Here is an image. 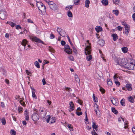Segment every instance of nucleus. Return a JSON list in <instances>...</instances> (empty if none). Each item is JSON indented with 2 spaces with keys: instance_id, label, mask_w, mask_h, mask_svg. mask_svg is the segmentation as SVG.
<instances>
[{
  "instance_id": "nucleus-1",
  "label": "nucleus",
  "mask_w": 135,
  "mask_h": 135,
  "mask_svg": "<svg viewBox=\"0 0 135 135\" xmlns=\"http://www.w3.org/2000/svg\"><path fill=\"white\" fill-rule=\"evenodd\" d=\"M114 60L117 64L119 65L122 67L125 68L127 62V59L126 58H124L121 59L120 58H117L115 57Z\"/></svg>"
},
{
  "instance_id": "nucleus-2",
  "label": "nucleus",
  "mask_w": 135,
  "mask_h": 135,
  "mask_svg": "<svg viewBox=\"0 0 135 135\" xmlns=\"http://www.w3.org/2000/svg\"><path fill=\"white\" fill-rule=\"evenodd\" d=\"M36 5L39 10L41 12H45L46 11V8L44 4L42 2H37Z\"/></svg>"
},
{
  "instance_id": "nucleus-3",
  "label": "nucleus",
  "mask_w": 135,
  "mask_h": 135,
  "mask_svg": "<svg viewBox=\"0 0 135 135\" xmlns=\"http://www.w3.org/2000/svg\"><path fill=\"white\" fill-rule=\"evenodd\" d=\"M125 68L130 70H135V62H132L127 63Z\"/></svg>"
},
{
  "instance_id": "nucleus-4",
  "label": "nucleus",
  "mask_w": 135,
  "mask_h": 135,
  "mask_svg": "<svg viewBox=\"0 0 135 135\" xmlns=\"http://www.w3.org/2000/svg\"><path fill=\"white\" fill-rule=\"evenodd\" d=\"M49 6L50 8L53 10L55 11L58 9L57 5L52 1L49 3Z\"/></svg>"
},
{
  "instance_id": "nucleus-5",
  "label": "nucleus",
  "mask_w": 135,
  "mask_h": 135,
  "mask_svg": "<svg viewBox=\"0 0 135 135\" xmlns=\"http://www.w3.org/2000/svg\"><path fill=\"white\" fill-rule=\"evenodd\" d=\"M64 51L68 54H72V50L70 49L69 46L68 45H65Z\"/></svg>"
},
{
  "instance_id": "nucleus-6",
  "label": "nucleus",
  "mask_w": 135,
  "mask_h": 135,
  "mask_svg": "<svg viewBox=\"0 0 135 135\" xmlns=\"http://www.w3.org/2000/svg\"><path fill=\"white\" fill-rule=\"evenodd\" d=\"M7 13L5 11L3 10L0 11V17L1 19L4 20L6 17V15Z\"/></svg>"
},
{
  "instance_id": "nucleus-7",
  "label": "nucleus",
  "mask_w": 135,
  "mask_h": 135,
  "mask_svg": "<svg viewBox=\"0 0 135 135\" xmlns=\"http://www.w3.org/2000/svg\"><path fill=\"white\" fill-rule=\"evenodd\" d=\"M124 26H125V33L127 36L128 35L129 31L130 26L125 22Z\"/></svg>"
},
{
  "instance_id": "nucleus-8",
  "label": "nucleus",
  "mask_w": 135,
  "mask_h": 135,
  "mask_svg": "<svg viewBox=\"0 0 135 135\" xmlns=\"http://www.w3.org/2000/svg\"><path fill=\"white\" fill-rule=\"evenodd\" d=\"M40 113V115L43 118L45 117L47 113V112L46 109L44 108H42V109L40 108L39 110Z\"/></svg>"
},
{
  "instance_id": "nucleus-9",
  "label": "nucleus",
  "mask_w": 135,
  "mask_h": 135,
  "mask_svg": "<svg viewBox=\"0 0 135 135\" xmlns=\"http://www.w3.org/2000/svg\"><path fill=\"white\" fill-rule=\"evenodd\" d=\"M32 118L33 121L36 122L39 119V115L37 113H34L32 115Z\"/></svg>"
},
{
  "instance_id": "nucleus-10",
  "label": "nucleus",
  "mask_w": 135,
  "mask_h": 135,
  "mask_svg": "<svg viewBox=\"0 0 135 135\" xmlns=\"http://www.w3.org/2000/svg\"><path fill=\"white\" fill-rule=\"evenodd\" d=\"M32 41H35L36 42H37L45 44L40 39L37 37H34L32 38Z\"/></svg>"
},
{
  "instance_id": "nucleus-11",
  "label": "nucleus",
  "mask_w": 135,
  "mask_h": 135,
  "mask_svg": "<svg viewBox=\"0 0 135 135\" xmlns=\"http://www.w3.org/2000/svg\"><path fill=\"white\" fill-rule=\"evenodd\" d=\"M111 101L112 103L115 106H117L118 104V101L116 98H113L111 100Z\"/></svg>"
},
{
  "instance_id": "nucleus-12",
  "label": "nucleus",
  "mask_w": 135,
  "mask_h": 135,
  "mask_svg": "<svg viewBox=\"0 0 135 135\" xmlns=\"http://www.w3.org/2000/svg\"><path fill=\"white\" fill-rule=\"evenodd\" d=\"M90 49V47L88 46L86 47L85 49V53L86 55H87L88 54L89 55L90 54L91 51Z\"/></svg>"
},
{
  "instance_id": "nucleus-13",
  "label": "nucleus",
  "mask_w": 135,
  "mask_h": 135,
  "mask_svg": "<svg viewBox=\"0 0 135 135\" xmlns=\"http://www.w3.org/2000/svg\"><path fill=\"white\" fill-rule=\"evenodd\" d=\"M132 85L130 84H126V88L129 91H130L132 90V88L131 87Z\"/></svg>"
},
{
  "instance_id": "nucleus-14",
  "label": "nucleus",
  "mask_w": 135,
  "mask_h": 135,
  "mask_svg": "<svg viewBox=\"0 0 135 135\" xmlns=\"http://www.w3.org/2000/svg\"><path fill=\"white\" fill-rule=\"evenodd\" d=\"M98 44L101 46H103L104 44V41L102 39H100L98 42Z\"/></svg>"
},
{
  "instance_id": "nucleus-15",
  "label": "nucleus",
  "mask_w": 135,
  "mask_h": 135,
  "mask_svg": "<svg viewBox=\"0 0 135 135\" xmlns=\"http://www.w3.org/2000/svg\"><path fill=\"white\" fill-rule=\"evenodd\" d=\"M59 34L60 36L63 37H65V36H66V32L63 30L59 33Z\"/></svg>"
},
{
  "instance_id": "nucleus-16",
  "label": "nucleus",
  "mask_w": 135,
  "mask_h": 135,
  "mask_svg": "<svg viewBox=\"0 0 135 135\" xmlns=\"http://www.w3.org/2000/svg\"><path fill=\"white\" fill-rule=\"evenodd\" d=\"M69 104L70 105V109L71 111H73L74 109V104L73 102H69Z\"/></svg>"
},
{
  "instance_id": "nucleus-17",
  "label": "nucleus",
  "mask_w": 135,
  "mask_h": 135,
  "mask_svg": "<svg viewBox=\"0 0 135 135\" xmlns=\"http://www.w3.org/2000/svg\"><path fill=\"white\" fill-rule=\"evenodd\" d=\"M112 36L113 37V40L114 41H115L118 38L117 35L116 33L113 34Z\"/></svg>"
},
{
  "instance_id": "nucleus-18",
  "label": "nucleus",
  "mask_w": 135,
  "mask_h": 135,
  "mask_svg": "<svg viewBox=\"0 0 135 135\" xmlns=\"http://www.w3.org/2000/svg\"><path fill=\"white\" fill-rule=\"evenodd\" d=\"M27 41L26 40V39H23L22 41V42H21V44L24 46V49H25V46L26 45V44H27Z\"/></svg>"
},
{
  "instance_id": "nucleus-19",
  "label": "nucleus",
  "mask_w": 135,
  "mask_h": 135,
  "mask_svg": "<svg viewBox=\"0 0 135 135\" xmlns=\"http://www.w3.org/2000/svg\"><path fill=\"white\" fill-rule=\"evenodd\" d=\"M96 31L98 32L102 31V28L101 26H97L95 28Z\"/></svg>"
},
{
  "instance_id": "nucleus-20",
  "label": "nucleus",
  "mask_w": 135,
  "mask_h": 135,
  "mask_svg": "<svg viewBox=\"0 0 135 135\" xmlns=\"http://www.w3.org/2000/svg\"><path fill=\"white\" fill-rule=\"evenodd\" d=\"M94 110L95 111L96 114L97 115L98 113L97 112V110L98 109V106L97 104L95 103L94 105Z\"/></svg>"
},
{
  "instance_id": "nucleus-21",
  "label": "nucleus",
  "mask_w": 135,
  "mask_h": 135,
  "mask_svg": "<svg viewBox=\"0 0 135 135\" xmlns=\"http://www.w3.org/2000/svg\"><path fill=\"white\" fill-rule=\"evenodd\" d=\"M31 89L32 90V97L33 98H35L36 99H37V97H36V95H35V89L33 88H31Z\"/></svg>"
},
{
  "instance_id": "nucleus-22",
  "label": "nucleus",
  "mask_w": 135,
  "mask_h": 135,
  "mask_svg": "<svg viewBox=\"0 0 135 135\" xmlns=\"http://www.w3.org/2000/svg\"><path fill=\"white\" fill-rule=\"evenodd\" d=\"M101 2L103 4L104 6L107 5L108 3V2L107 0H102Z\"/></svg>"
},
{
  "instance_id": "nucleus-23",
  "label": "nucleus",
  "mask_w": 135,
  "mask_h": 135,
  "mask_svg": "<svg viewBox=\"0 0 135 135\" xmlns=\"http://www.w3.org/2000/svg\"><path fill=\"white\" fill-rule=\"evenodd\" d=\"M7 23L9 24L12 27H13L15 26L16 25L15 23H13L11 21H7Z\"/></svg>"
},
{
  "instance_id": "nucleus-24",
  "label": "nucleus",
  "mask_w": 135,
  "mask_h": 135,
  "mask_svg": "<svg viewBox=\"0 0 135 135\" xmlns=\"http://www.w3.org/2000/svg\"><path fill=\"white\" fill-rule=\"evenodd\" d=\"M75 81L76 82L79 83L80 81V79L79 78L77 75L76 74L75 75Z\"/></svg>"
},
{
  "instance_id": "nucleus-25",
  "label": "nucleus",
  "mask_w": 135,
  "mask_h": 135,
  "mask_svg": "<svg viewBox=\"0 0 135 135\" xmlns=\"http://www.w3.org/2000/svg\"><path fill=\"white\" fill-rule=\"evenodd\" d=\"M90 3V1L89 0H86L85 2V7L86 8H88L89 7V4Z\"/></svg>"
},
{
  "instance_id": "nucleus-26",
  "label": "nucleus",
  "mask_w": 135,
  "mask_h": 135,
  "mask_svg": "<svg viewBox=\"0 0 135 135\" xmlns=\"http://www.w3.org/2000/svg\"><path fill=\"white\" fill-rule=\"evenodd\" d=\"M92 126L94 129H95L96 131L97 130V128H98V126L96 125L94 122H93Z\"/></svg>"
},
{
  "instance_id": "nucleus-27",
  "label": "nucleus",
  "mask_w": 135,
  "mask_h": 135,
  "mask_svg": "<svg viewBox=\"0 0 135 135\" xmlns=\"http://www.w3.org/2000/svg\"><path fill=\"white\" fill-rule=\"evenodd\" d=\"M67 15L69 17H73L72 13L70 10L68 11L67 12Z\"/></svg>"
},
{
  "instance_id": "nucleus-28",
  "label": "nucleus",
  "mask_w": 135,
  "mask_h": 135,
  "mask_svg": "<svg viewBox=\"0 0 135 135\" xmlns=\"http://www.w3.org/2000/svg\"><path fill=\"white\" fill-rule=\"evenodd\" d=\"M122 50L124 53H126L128 50V48L126 47H123L122 48Z\"/></svg>"
},
{
  "instance_id": "nucleus-29",
  "label": "nucleus",
  "mask_w": 135,
  "mask_h": 135,
  "mask_svg": "<svg viewBox=\"0 0 135 135\" xmlns=\"http://www.w3.org/2000/svg\"><path fill=\"white\" fill-rule=\"evenodd\" d=\"M120 103L122 106H124L125 105L124 102V99H122L120 101Z\"/></svg>"
},
{
  "instance_id": "nucleus-30",
  "label": "nucleus",
  "mask_w": 135,
  "mask_h": 135,
  "mask_svg": "<svg viewBox=\"0 0 135 135\" xmlns=\"http://www.w3.org/2000/svg\"><path fill=\"white\" fill-rule=\"evenodd\" d=\"M50 115H47L46 118V119L47 123H49L50 119Z\"/></svg>"
},
{
  "instance_id": "nucleus-31",
  "label": "nucleus",
  "mask_w": 135,
  "mask_h": 135,
  "mask_svg": "<svg viewBox=\"0 0 135 135\" xmlns=\"http://www.w3.org/2000/svg\"><path fill=\"white\" fill-rule=\"evenodd\" d=\"M93 100L94 102H97L98 101V99L97 97H95V96L94 94H93Z\"/></svg>"
},
{
  "instance_id": "nucleus-32",
  "label": "nucleus",
  "mask_w": 135,
  "mask_h": 135,
  "mask_svg": "<svg viewBox=\"0 0 135 135\" xmlns=\"http://www.w3.org/2000/svg\"><path fill=\"white\" fill-rule=\"evenodd\" d=\"M113 77H114V79L115 83V84H116L117 85H118V86L119 85H120V83H119V81H116V79H115V75H114V76Z\"/></svg>"
},
{
  "instance_id": "nucleus-33",
  "label": "nucleus",
  "mask_w": 135,
  "mask_h": 135,
  "mask_svg": "<svg viewBox=\"0 0 135 135\" xmlns=\"http://www.w3.org/2000/svg\"><path fill=\"white\" fill-rule=\"evenodd\" d=\"M112 111L115 114H117L118 113L117 111L116 110L115 108H112Z\"/></svg>"
},
{
  "instance_id": "nucleus-34",
  "label": "nucleus",
  "mask_w": 135,
  "mask_h": 135,
  "mask_svg": "<svg viewBox=\"0 0 135 135\" xmlns=\"http://www.w3.org/2000/svg\"><path fill=\"white\" fill-rule=\"evenodd\" d=\"M73 8V7L72 5L68 6L65 8V9L68 10V9H69V10H70V9H72Z\"/></svg>"
},
{
  "instance_id": "nucleus-35",
  "label": "nucleus",
  "mask_w": 135,
  "mask_h": 135,
  "mask_svg": "<svg viewBox=\"0 0 135 135\" xmlns=\"http://www.w3.org/2000/svg\"><path fill=\"white\" fill-rule=\"evenodd\" d=\"M113 13L116 16H117L119 14V11L118 10H113Z\"/></svg>"
},
{
  "instance_id": "nucleus-36",
  "label": "nucleus",
  "mask_w": 135,
  "mask_h": 135,
  "mask_svg": "<svg viewBox=\"0 0 135 135\" xmlns=\"http://www.w3.org/2000/svg\"><path fill=\"white\" fill-rule=\"evenodd\" d=\"M10 133L11 135H15L16 132L14 130L12 129Z\"/></svg>"
},
{
  "instance_id": "nucleus-37",
  "label": "nucleus",
  "mask_w": 135,
  "mask_h": 135,
  "mask_svg": "<svg viewBox=\"0 0 135 135\" xmlns=\"http://www.w3.org/2000/svg\"><path fill=\"white\" fill-rule=\"evenodd\" d=\"M92 59V56L91 55H89V56H87L86 57V59L88 61H90Z\"/></svg>"
},
{
  "instance_id": "nucleus-38",
  "label": "nucleus",
  "mask_w": 135,
  "mask_h": 135,
  "mask_svg": "<svg viewBox=\"0 0 135 135\" xmlns=\"http://www.w3.org/2000/svg\"><path fill=\"white\" fill-rule=\"evenodd\" d=\"M34 64L36 67L38 68H39L40 67L39 63L37 61H36L35 62Z\"/></svg>"
},
{
  "instance_id": "nucleus-39",
  "label": "nucleus",
  "mask_w": 135,
  "mask_h": 135,
  "mask_svg": "<svg viewBox=\"0 0 135 135\" xmlns=\"http://www.w3.org/2000/svg\"><path fill=\"white\" fill-rule=\"evenodd\" d=\"M49 51L50 52L53 53H54L55 52V51L50 46H49Z\"/></svg>"
},
{
  "instance_id": "nucleus-40",
  "label": "nucleus",
  "mask_w": 135,
  "mask_h": 135,
  "mask_svg": "<svg viewBox=\"0 0 135 135\" xmlns=\"http://www.w3.org/2000/svg\"><path fill=\"white\" fill-rule=\"evenodd\" d=\"M74 4L76 5H77L79 2H80V0H74Z\"/></svg>"
},
{
  "instance_id": "nucleus-41",
  "label": "nucleus",
  "mask_w": 135,
  "mask_h": 135,
  "mask_svg": "<svg viewBox=\"0 0 135 135\" xmlns=\"http://www.w3.org/2000/svg\"><path fill=\"white\" fill-rule=\"evenodd\" d=\"M129 100L132 103H133L134 102V99L132 97H129Z\"/></svg>"
},
{
  "instance_id": "nucleus-42",
  "label": "nucleus",
  "mask_w": 135,
  "mask_h": 135,
  "mask_svg": "<svg viewBox=\"0 0 135 135\" xmlns=\"http://www.w3.org/2000/svg\"><path fill=\"white\" fill-rule=\"evenodd\" d=\"M23 109L22 107H19L18 108V110L19 112L23 111Z\"/></svg>"
},
{
  "instance_id": "nucleus-43",
  "label": "nucleus",
  "mask_w": 135,
  "mask_h": 135,
  "mask_svg": "<svg viewBox=\"0 0 135 135\" xmlns=\"http://www.w3.org/2000/svg\"><path fill=\"white\" fill-rule=\"evenodd\" d=\"M107 84L109 86H110L112 85V83L110 80L109 79V80L108 81Z\"/></svg>"
},
{
  "instance_id": "nucleus-44",
  "label": "nucleus",
  "mask_w": 135,
  "mask_h": 135,
  "mask_svg": "<svg viewBox=\"0 0 135 135\" xmlns=\"http://www.w3.org/2000/svg\"><path fill=\"white\" fill-rule=\"evenodd\" d=\"M99 90L100 91L103 93H105V90L101 87H100Z\"/></svg>"
},
{
  "instance_id": "nucleus-45",
  "label": "nucleus",
  "mask_w": 135,
  "mask_h": 135,
  "mask_svg": "<svg viewBox=\"0 0 135 135\" xmlns=\"http://www.w3.org/2000/svg\"><path fill=\"white\" fill-rule=\"evenodd\" d=\"M2 122L3 125H5L6 123V122L5 119L3 118L2 119Z\"/></svg>"
},
{
  "instance_id": "nucleus-46",
  "label": "nucleus",
  "mask_w": 135,
  "mask_h": 135,
  "mask_svg": "<svg viewBox=\"0 0 135 135\" xmlns=\"http://www.w3.org/2000/svg\"><path fill=\"white\" fill-rule=\"evenodd\" d=\"M73 52L75 54H77V52L76 50V49L75 48V47L74 46H73Z\"/></svg>"
},
{
  "instance_id": "nucleus-47",
  "label": "nucleus",
  "mask_w": 135,
  "mask_h": 135,
  "mask_svg": "<svg viewBox=\"0 0 135 135\" xmlns=\"http://www.w3.org/2000/svg\"><path fill=\"white\" fill-rule=\"evenodd\" d=\"M20 103L23 106H25V103L22 100H21L20 101Z\"/></svg>"
},
{
  "instance_id": "nucleus-48",
  "label": "nucleus",
  "mask_w": 135,
  "mask_h": 135,
  "mask_svg": "<svg viewBox=\"0 0 135 135\" xmlns=\"http://www.w3.org/2000/svg\"><path fill=\"white\" fill-rule=\"evenodd\" d=\"M26 73L27 74V75H28L31 76V73L28 70H26Z\"/></svg>"
},
{
  "instance_id": "nucleus-49",
  "label": "nucleus",
  "mask_w": 135,
  "mask_h": 135,
  "mask_svg": "<svg viewBox=\"0 0 135 135\" xmlns=\"http://www.w3.org/2000/svg\"><path fill=\"white\" fill-rule=\"evenodd\" d=\"M65 89L67 91H68V92L72 91V89H71L70 88H69L68 87H65Z\"/></svg>"
},
{
  "instance_id": "nucleus-50",
  "label": "nucleus",
  "mask_w": 135,
  "mask_h": 135,
  "mask_svg": "<svg viewBox=\"0 0 135 135\" xmlns=\"http://www.w3.org/2000/svg\"><path fill=\"white\" fill-rule=\"evenodd\" d=\"M76 113L78 116H80L83 113L82 112H78L77 111H76Z\"/></svg>"
},
{
  "instance_id": "nucleus-51",
  "label": "nucleus",
  "mask_w": 135,
  "mask_h": 135,
  "mask_svg": "<svg viewBox=\"0 0 135 135\" xmlns=\"http://www.w3.org/2000/svg\"><path fill=\"white\" fill-rule=\"evenodd\" d=\"M63 30L60 28L58 27L57 29V31L59 33H60Z\"/></svg>"
},
{
  "instance_id": "nucleus-52",
  "label": "nucleus",
  "mask_w": 135,
  "mask_h": 135,
  "mask_svg": "<svg viewBox=\"0 0 135 135\" xmlns=\"http://www.w3.org/2000/svg\"><path fill=\"white\" fill-rule=\"evenodd\" d=\"M91 133L93 135H98L94 130H93V131L91 132Z\"/></svg>"
},
{
  "instance_id": "nucleus-53",
  "label": "nucleus",
  "mask_w": 135,
  "mask_h": 135,
  "mask_svg": "<svg viewBox=\"0 0 135 135\" xmlns=\"http://www.w3.org/2000/svg\"><path fill=\"white\" fill-rule=\"evenodd\" d=\"M68 58L71 61H74V57L72 56H70L68 57Z\"/></svg>"
},
{
  "instance_id": "nucleus-54",
  "label": "nucleus",
  "mask_w": 135,
  "mask_h": 135,
  "mask_svg": "<svg viewBox=\"0 0 135 135\" xmlns=\"http://www.w3.org/2000/svg\"><path fill=\"white\" fill-rule=\"evenodd\" d=\"M117 28L118 30L121 31L122 30V28L121 27L118 26L117 27Z\"/></svg>"
},
{
  "instance_id": "nucleus-55",
  "label": "nucleus",
  "mask_w": 135,
  "mask_h": 135,
  "mask_svg": "<svg viewBox=\"0 0 135 135\" xmlns=\"http://www.w3.org/2000/svg\"><path fill=\"white\" fill-rule=\"evenodd\" d=\"M61 44L62 46H64L65 45V42L64 41H62L61 42Z\"/></svg>"
},
{
  "instance_id": "nucleus-56",
  "label": "nucleus",
  "mask_w": 135,
  "mask_h": 135,
  "mask_svg": "<svg viewBox=\"0 0 135 135\" xmlns=\"http://www.w3.org/2000/svg\"><path fill=\"white\" fill-rule=\"evenodd\" d=\"M42 84L43 85H44L46 84V82L45 81V80L44 79H43L42 80Z\"/></svg>"
},
{
  "instance_id": "nucleus-57",
  "label": "nucleus",
  "mask_w": 135,
  "mask_h": 135,
  "mask_svg": "<svg viewBox=\"0 0 135 135\" xmlns=\"http://www.w3.org/2000/svg\"><path fill=\"white\" fill-rule=\"evenodd\" d=\"M16 28L17 30H18L19 28L21 29V27L19 25H17L16 26Z\"/></svg>"
},
{
  "instance_id": "nucleus-58",
  "label": "nucleus",
  "mask_w": 135,
  "mask_h": 135,
  "mask_svg": "<svg viewBox=\"0 0 135 135\" xmlns=\"http://www.w3.org/2000/svg\"><path fill=\"white\" fill-rule=\"evenodd\" d=\"M25 117L26 120H28L29 119L28 115H25Z\"/></svg>"
},
{
  "instance_id": "nucleus-59",
  "label": "nucleus",
  "mask_w": 135,
  "mask_h": 135,
  "mask_svg": "<svg viewBox=\"0 0 135 135\" xmlns=\"http://www.w3.org/2000/svg\"><path fill=\"white\" fill-rule=\"evenodd\" d=\"M67 127L70 130H71V129H72V128L71 127V125L70 124H68Z\"/></svg>"
},
{
  "instance_id": "nucleus-60",
  "label": "nucleus",
  "mask_w": 135,
  "mask_h": 135,
  "mask_svg": "<svg viewBox=\"0 0 135 135\" xmlns=\"http://www.w3.org/2000/svg\"><path fill=\"white\" fill-rule=\"evenodd\" d=\"M28 22L29 23H33V21L30 19H28L27 20Z\"/></svg>"
},
{
  "instance_id": "nucleus-61",
  "label": "nucleus",
  "mask_w": 135,
  "mask_h": 135,
  "mask_svg": "<svg viewBox=\"0 0 135 135\" xmlns=\"http://www.w3.org/2000/svg\"><path fill=\"white\" fill-rule=\"evenodd\" d=\"M54 37H55V36H54V35L52 34L51 35L50 37V38L51 39L54 38Z\"/></svg>"
},
{
  "instance_id": "nucleus-62",
  "label": "nucleus",
  "mask_w": 135,
  "mask_h": 135,
  "mask_svg": "<svg viewBox=\"0 0 135 135\" xmlns=\"http://www.w3.org/2000/svg\"><path fill=\"white\" fill-rule=\"evenodd\" d=\"M78 103L80 105H81L82 104V102L80 99H78Z\"/></svg>"
},
{
  "instance_id": "nucleus-63",
  "label": "nucleus",
  "mask_w": 135,
  "mask_h": 135,
  "mask_svg": "<svg viewBox=\"0 0 135 135\" xmlns=\"http://www.w3.org/2000/svg\"><path fill=\"white\" fill-rule=\"evenodd\" d=\"M119 0H113V2L115 4V2L118 3L119 2Z\"/></svg>"
},
{
  "instance_id": "nucleus-64",
  "label": "nucleus",
  "mask_w": 135,
  "mask_h": 135,
  "mask_svg": "<svg viewBox=\"0 0 135 135\" xmlns=\"http://www.w3.org/2000/svg\"><path fill=\"white\" fill-rule=\"evenodd\" d=\"M1 105L3 107H5V105L3 102H1Z\"/></svg>"
}]
</instances>
